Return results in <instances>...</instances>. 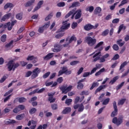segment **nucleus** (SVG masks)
<instances>
[{"instance_id": "1", "label": "nucleus", "mask_w": 129, "mask_h": 129, "mask_svg": "<svg viewBox=\"0 0 129 129\" xmlns=\"http://www.w3.org/2000/svg\"><path fill=\"white\" fill-rule=\"evenodd\" d=\"M113 106L114 111L112 112L111 114V117H113L112 120V122L118 126L123 122V116L120 115L118 118H117V117H115L117 115L118 111L117 106L116 105V102L115 101H113Z\"/></svg>"}, {"instance_id": "2", "label": "nucleus", "mask_w": 129, "mask_h": 129, "mask_svg": "<svg viewBox=\"0 0 129 129\" xmlns=\"http://www.w3.org/2000/svg\"><path fill=\"white\" fill-rule=\"evenodd\" d=\"M103 49V47L102 46L99 48V51L98 52L95 53V52H94L89 55L90 57L94 55L93 56V58H94V59L92 60V62H96L97 61H98V60H100V63H103L104 62H105V59H107V58L109 57V54L106 53L100 57V54H101V51H102Z\"/></svg>"}, {"instance_id": "3", "label": "nucleus", "mask_w": 129, "mask_h": 129, "mask_svg": "<svg viewBox=\"0 0 129 129\" xmlns=\"http://www.w3.org/2000/svg\"><path fill=\"white\" fill-rule=\"evenodd\" d=\"M41 70L39 69L38 68H36L32 72L31 71H28L25 74V77H30L31 75V79H35L39 76Z\"/></svg>"}, {"instance_id": "4", "label": "nucleus", "mask_w": 129, "mask_h": 129, "mask_svg": "<svg viewBox=\"0 0 129 129\" xmlns=\"http://www.w3.org/2000/svg\"><path fill=\"white\" fill-rule=\"evenodd\" d=\"M85 41L88 44L89 47H92L96 44V39L91 37V36H87L85 38Z\"/></svg>"}, {"instance_id": "5", "label": "nucleus", "mask_w": 129, "mask_h": 129, "mask_svg": "<svg viewBox=\"0 0 129 129\" xmlns=\"http://www.w3.org/2000/svg\"><path fill=\"white\" fill-rule=\"evenodd\" d=\"M62 26L60 27V29L58 30L56 33H59V32H64L65 30H68L70 28V23L67 24V21L62 22Z\"/></svg>"}, {"instance_id": "6", "label": "nucleus", "mask_w": 129, "mask_h": 129, "mask_svg": "<svg viewBox=\"0 0 129 129\" xmlns=\"http://www.w3.org/2000/svg\"><path fill=\"white\" fill-rule=\"evenodd\" d=\"M98 27V24H96L95 26L92 25L90 23H88L84 26V29L85 31H90L91 30H95L96 29H97V27Z\"/></svg>"}, {"instance_id": "7", "label": "nucleus", "mask_w": 129, "mask_h": 129, "mask_svg": "<svg viewBox=\"0 0 129 129\" xmlns=\"http://www.w3.org/2000/svg\"><path fill=\"white\" fill-rule=\"evenodd\" d=\"M26 108V107H25V105H19L18 106H17L16 108H15L13 111L14 113H18V112H20L21 110H24Z\"/></svg>"}, {"instance_id": "8", "label": "nucleus", "mask_w": 129, "mask_h": 129, "mask_svg": "<svg viewBox=\"0 0 129 129\" xmlns=\"http://www.w3.org/2000/svg\"><path fill=\"white\" fill-rule=\"evenodd\" d=\"M60 89L61 91H62V93H64V94H66L67 92H69V91H71V90L72 89V86L70 85L67 88L65 86H62L60 88Z\"/></svg>"}, {"instance_id": "9", "label": "nucleus", "mask_w": 129, "mask_h": 129, "mask_svg": "<svg viewBox=\"0 0 129 129\" xmlns=\"http://www.w3.org/2000/svg\"><path fill=\"white\" fill-rule=\"evenodd\" d=\"M49 26H50V22H48L46 24H45L44 26L39 28V29H38L39 33H40V34H42V33H43L44 30H47V29H48V28H49Z\"/></svg>"}, {"instance_id": "10", "label": "nucleus", "mask_w": 129, "mask_h": 129, "mask_svg": "<svg viewBox=\"0 0 129 129\" xmlns=\"http://www.w3.org/2000/svg\"><path fill=\"white\" fill-rule=\"evenodd\" d=\"M18 101L19 103H24L27 101V99L24 97H17L14 100V103H17Z\"/></svg>"}, {"instance_id": "11", "label": "nucleus", "mask_w": 129, "mask_h": 129, "mask_svg": "<svg viewBox=\"0 0 129 129\" xmlns=\"http://www.w3.org/2000/svg\"><path fill=\"white\" fill-rule=\"evenodd\" d=\"M74 13V15L76 14V16H75V20H78L81 18V16H82V11H81V10L79 9L76 12L75 11Z\"/></svg>"}, {"instance_id": "12", "label": "nucleus", "mask_w": 129, "mask_h": 129, "mask_svg": "<svg viewBox=\"0 0 129 129\" xmlns=\"http://www.w3.org/2000/svg\"><path fill=\"white\" fill-rule=\"evenodd\" d=\"M13 63H14V60H10L7 63L8 71H12V70L13 71H14Z\"/></svg>"}, {"instance_id": "13", "label": "nucleus", "mask_w": 129, "mask_h": 129, "mask_svg": "<svg viewBox=\"0 0 129 129\" xmlns=\"http://www.w3.org/2000/svg\"><path fill=\"white\" fill-rule=\"evenodd\" d=\"M48 96H49L48 100L49 101L50 103H53L56 101V98H54V94L48 93Z\"/></svg>"}, {"instance_id": "14", "label": "nucleus", "mask_w": 129, "mask_h": 129, "mask_svg": "<svg viewBox=\"0 0 129 129\" xmlns=\"http://www.w3.org/2000/svg\"><path fill=\"white\" fill-rule=\"evenodd\" d=\"M54 48L52 49V52H58L61 51V48L60 45L55 43L53 46Z\"/></svg>"}, {"instance_id": "15", "label": "nucleus", "mask_w": 129, "mask_h": 129, "mask_svg": "<svg viewBox=\"0 0 129 129\" xmlns=\"http://www.w3.org/2000/svg\"><path fill=\"white\" fill-rule=\"evenodd\" d=\"M68 41L69 44H71V42H73V41L76 42V41H77V38H76V37H75V35H73L72 36H71L70 39L69 37L66 38V42H68Z\"/></svg>"}, {"instance_id": "16", "label": "nucleus", "mask_w": 129, "mask_h": 129, "mask_svg": "<svg viewBox=\"0 0 129 129\" xmlns=\"http://www.w3.org/2000/svg\"><path fill=\"white\" fill-rule=\"evenodd\" d=\"M12 13H8L7 14H5L1 19V22H5L6 20H9L12 17Z\"/></svg>"}, {"instance_id": "17", "label": "nucleus", "mask_w": 129, "mask_h": 129, "mask_svg": "<svg viewBox=\"0 0 129 129\" xmlns=\"http://www.w3.org/2000/svg\"><path fill=\"white\" fill-rule=\"evenodd\" d=\"M51 87H55V86H57L58 85V83H57L56 82H53V81L45 83V86H51Z\"/></svg>"}, {"instance_id": "18", "label": "nucleus", "mask_w": 129, "mask_h": 129, "mask_svg": "<svg viewBox=\"0 0 129 129\" xmlns=\"http://www.w3.org/2000/svg\"><path fill=\"white\" fill-rule=\"evenodd\" d=\"M101 12V8L100 7L96 8V9L94 11V13L95 14V15H98H98L99 17H101V16H102V14H100Z\"/></svg>"}, {"instance_id": "19", "label": "nucleus", "mask_w": 129, "mask_h": 129, "mask_svg": "<svg viewBox=\"0 0 129 129\" xmlns=\"http://www.w3.org/2000/svg\"><path fill=\"white\" fill-rule=\"evenodd\" d=\"M43 4H44L43 1H39L37 4V7H36L34 8L33 12H36V11H38L39 10V9H41V6H42V5H43Z\"/></svg>"}, {"instance_id": "20", "label": "nucleus", "mask_w": 129, "mask_h": 129, "mask_svg": "<svg viewBox=\"0 0 129 129\" xmlns=\"http://www.w3.org/2000/svg\"><path fill=\"white\" fill-rule=\"evenodd\" d=\"M53 53H49L43 57L44 60H50V59H52V57H54Z\"/></svg>"}, {"instance_id": "21", "label": "nucleus", "mask_w": 129, "mask_h": 129, "mask_svg": "<svg viewBox=\"0 0 129 129\" xmlns=\"http://www.w3.org/2000/svg\"><path fill=\"white\" fill-rule=\"evenodd\" d=\"M70 112H71V108L70 107L65 108L62 111V114H68Z\"/></svg>"}, {"instance_id": "22", "label": "nucleus", "mask_w": 129, "mask_h": 129, "mask_svg": "<svg viewBox=\"0 0 129 129\" xmlns=\"http://www.w3.org/2000/svg\"><path fill=\"white\" fill-rule=\"evenodd\" d=\"M106 88V85H101L95 91V94L98 93V92H100L102 89H104V88Z\"/></svg>"}, {"instance_id": "23", "label": "nucleus", "mask_w": 129, "mask_h": 129, "mask_svg": "<svg viewBox=\"0 0 129 129\" xmlns=\"http://www.w3.org/2000/svg\"><path fill=\"white\" fill-rule=\"evenodd\" d=\"M9 8L10 9L14 8V5L12 3H8L4 6V10H7Z\"/></svg>"}, {"instance_id": "24", "label": "nucleus", "mask_w": 129, "mask_h": 129, "mask_svg": "<svg viewBox=\"0 0 129 129\" xmlns=\"http://www.w3.org/2000/svg\"><path fill=\"white\" fill-rule=\"evenodd\" d=\"M5 28H8V31H11L12 29H13V26L11 24V22H8L6 24L4 25Z\"/></svg>"}, {"instance_id": "25", "label": "nucleus", "mask_w": 129, "mask_h": 129, "mask_svg": "<svg viewBox=\"0 0 129 129\" xmlns=\"http://www.w3.org/2000/svg\"><path fill=\"white\" fill-rule=\"evenodd\" d=\"M16 120L8 119L5 122L6 124H14L16 123Z\"/></svg>"}, {"instance_id": "26", "label": "nucleus", "mask_w": 129, "mask_h": 129, "mask_svg": "<svg viewBox=\"0 0 129 129\" xmlns=\"http://www.w3.org/2000/svg\"><path fill=\"white\" fill-rule=\"evenodd\" d=\"M34 3H35V0H31L30 1H28L25 4V7L26 8H28V7H31V6H32Z\"/></svg>"}, {"instance_id": "27", "label": "nucleus", "mask_w": 129, "mask_h": 129, "mask_svg": "<svg viewBox=\"0 0 129 129\" xmlns=\"http://www.w3.org/2000/svg\"><path fill=\"white\" fill-rule=\"evenodd\" d=\"M116 44L118 45L119 47H122V46L125 44V42L124 41L122 42V39H119L117 40Z\"/></svg>"}, {"instance_id": "28", "label": "nucleus", "mask_w": 129, "mask_h": 129, "mask_svg": "<svg viewBox=\"0 0 129 129\" xmlns=\"http://www.w3.org/2000/svg\"><path fill=\"white\" fill-rule=\"evenodd\" d=\"M75 13V9H73L72 11H70L68 14H67L65 17V19H68V18H69L71 16V15H73Z\"/></svg>"}, {"instance_id": "29", "label": "nucleus", "mask_w": 129, "mask_h": 129, "mask_svg": "<svg viewBox=\"0 0 129 129\" xmlns=\"http://www.w3.org/2000/svg\"><path fill=\"white\" fill-rule=\"evenodd\" d=\"M24 117H25V114L22 113L16 116V119H17V120H22Z\"/></svg>"}, {"instance_id": "30", "label": "nucleus", "mask_w": 129, "mask_h": 129, "mask_svg": "<svg viewBox=\"0 0 129 129\" xmlns=\"http://www.w3.org/2000/svg\"><path fill=\"white\" fill-rule=\"evenodd\" d=\"M16 18L17 20H19V21H21L23 19V13H18L16 15Z\"/></svg>"}, {"instance_id": "31", "label": "nucleus", "mask_w": 129, "mask_h": 129, "mask_svg": "<svg viewBox=\"0 0 129 129\" xmlns=\"http://www.w3.org/2000/svg\"><path fill=\"white\" fill-rule=\"evenodd\" d=\"M118 79V77L116 76L114 77L109 82V84H111L112 85L113 84H114V83Z\"/></svg>"}, {"instance_id": "32", "label": "nucleus", "mask_w": 129, "mask_h": 129, "mask_svg": "<svg viewBox=\"0 0 129 129\" xmlns=\"http://www.w3.org/2000/svg\"><path fill=\"white\" fill-rule=\"evenodd\" d=\"M64 33L60 32L55 35V38H56V39H60V38H62V37H63V36H64Z\"/></svg>"}, {"instance_id": "33", "label": "nucleus", "mask_w": 129, "mask_h": 129, "mask_svg": "<svg viewBox=\"0 0 129 129\" xmlns=\"http://www.w3.org/2000/svg\"><path fill=\"white\" fill-rule=\"evenodd\" d=\"M1 42H3V43H5L6 41H7V35L6 34H3L1 37Z\"/></svg>"}, {"instance_id": "34", "label": "nucleus", "mask_w": 129, "mask_h": 129, "mask_svg": "<svg viewBox=\"0 0 129 129\" xmlns=\"http://www.w3.org/2000/svg\"><path fill=\"white\" fill-rule=\"evenodd\" d=\"M83 110H84V105H83V103H81L79 107L78 111L79 112H82Z\"/></svg>"}, {"instance_id": "35", "label": "nucleus", "mask_w": 129, "mask_h": 129, "mask_svg": "<svg viewBox=\"0 0 129 129\" xmlns=\"http://www.w3.org/2000/svg\"><path fill=\"white\" fill-rule=\"evenodd\" d=\"M76 7H80V3L79 2H74L73 3L71 8H76Z\"/></svg>"}, {"instance_id": "36", "label": "nucleus", "mask_w": 129, "mask_h": 129, "mask_svg": "<svg viewBox=\"0 0 129 129\" xmlns=\"http://www.w3.org/2000/svg\"><path fill=\"white\" fill-rule=\"evenodd\" d=\"M86 12H89L90 13H92L94 11V7L93 6H90L88 7L86 9Z\"/></svg>"}, {"instance_id": "37", "label": "nucleus", "mask_w": 129, "mask_h": 129, "mask_svg": "<svg viewBox=\"0 0 129 129\" xmlns=\"http://www.w3.org/2000/svg\"><path fill=\"white\" fill-rule=\"evenodd\" d=\"M110 101V99L109 98H107L105 99L102 103L103 105H107L108 103H109V101Z\"/></svg>"}, {"instance_id": "38", "label": "nucleus", "mask_w": 129, "mask_h": 129, "mask_svg": "<svg viewBox=\"0 0 129 129\" xmlns=\"http://www.w3.org/2000/svg\"><path fill=\"white\" fill-rule=\"evenodd\" d=\"M83 87H84V85L83 84L81 83H79V82H78V85L77 86V88L78 89H83Z\"/></svg>"}, {"instance_id": "39", "label": "nucleus", "mask_w": 129, "mask_h": 129, "mask_svg": "<svg viewBox=\"0 0 129 129\" xmlns=\"http://www.w3.org/2000/svg\"><path fill=\"white\" fill-rule=\"evenodd\" d=\"M51 106L52 110H57L58 109V105L57 104L53 103L51 104Z\"/></svg>"}, {"instance_id": "40", "label": "nucleus", "mask_w": 129, "mask_h": 129, "mask_svg": "<svg viewBox=\"0 0 129 129\" xmlns=\"http://www.w3.org/2000/svg\"><path fill=\"white\" fill-rule=\"evenodd\" d=\"M34 59H37V58L34 56V55H31V56H28L26 60L27 61H32V60H34Z\"/></svg>"}, {"instance_id": "41", "label": "nucleus", "mask_w": 129, "mask_h": 129, "mask_svg": "<svg viewBox=\"0 0 129 129\" xmlns=\"http://www.w3.org/2000/svg\"><path fill=\"white\" fill-rule=\"evenodd\" d=\"M19 66L20 63H19V62H13V71H15V70H16L18 67H19Z\"/></svg>"}, {"instance_id": "42", "label": "nucleus", "mask_w": 129, "mask_h": 129, "mask_svg": "<svg viewBox=\"0 0 129 129\" xmlns=\"http://www.w3.org/2000/svg\"><path fill=\"white\" fill-rule=\"evenodd\" d=\"M63 77H60L58 78L56 80L57 83H59V84H61L63 81Z\"/></svg>"}, {"instance_id": "43", "label": "nucleus", "mask_w": 129, "mask_h": 129, "mask_svg": "<svg viewBox=\"0 0 129 129\" xmlns=\"http://www.w3.org/2000/svg\"><path fill=\"white\" fill-rule=\"evenodd\" d=\"M108 33H109V30L106 29L102 33V36L105 37V36H107V35H108Z\"/></svg>"}, {"instance_id": "44", "label": "nucleus", "mask_w": 129, "mask_h": 129, "mask_svg": "<svg viewBox=\"0 0 129 129\" xmlns=\"http://www.w3.org/2000/svg\"><path fill=\"white\" fill-rule=\"evenodd\" d=\"M127 65V62L124 61L122 64H121L119 70H121L123 68H124V67Z\"/></svg>"}, {"instance_id": "45", "label": "nucleus", "mask_w": 129, "mask_h": 129, "mask_svg": "<svg viewBox=\"0 0 129 129\" xmlns=\"http://www.w3.org/2000/svg\"><path fill=\"white\" fill-rule=\"evenodd\" d=\"M98 83L97 82H94L92 85L91 87L90 88V90H92V89H93V88H94V87H96V86H98Z\"/></svg>"}, {"instance_id": "46", "label": "nucleus", "mask_w": 129, "mask_h": 129, "mask_svg": "<svg viewBox=\"0 0 129 129\" xmlns=\"http://www.w3.org/2000/svg\"><path fill=\"white\" fill-rule=\"evenodd\" d=\"M53 17V13H50L45 18V21H49V20H51L52 17Z\"/></svg>"}, {"instance_id": "47", "label": "nucleus", "mask_w": 129, "mask_h": 129, "mask_svg": "<svg viewBox=\"0 0 129 129\" xmlns=\"http://www.w3.org/2000/svg\"><path fill=\"white\" fill-rule=\"evenodd\" d=\"M112 49L113 50H114V51H118V50H119V47L117 44H114L112 46Z\"/></svg>"}, {"instance_id": "48", "label": "nucleus", "mask_w": 129, "mask_h": 129, "mask_svg": "<svg viewBox=\"0 0 129 129\" xmlns=\"http://www.w3.org/2000/svg\"><path fill=\"white\" fill-rule=\"evenodd\" d=\"M50 74H51V72H48L46 73L45 74H44L42 76L43 79H46V78H48L49 76H50Z\"/></svg>"}, {"instance_id": "49", "label": "nucleus", "mask_w": 129, "mask_h": 129, "mask_svg": "<svg viewBox=\"0 0 129 129\" xmlns=\"http://www.w3.org/2000/svg\"><path fill=\"white\" fill-rule=\"evenodd\" d=\"M37 87H38V85H35L34 86H33L32 87H30L29 88H28V89H26L24 90V91L25 92H27V91H29V90H31V89H33V88H37Z\"/></svg>"}, {"instance_id": "50", "label": "nucleus", "mask_w": 129, "mask_h": 129, "mask_svg": "<svg viewBox=\"0 0 129 129\" xmlns=\"http://www.w3.org/2000/svg\"><path fill=\"white\" fill-rule=\"evenodd\" d=\"M36 111H37V109L36 108H32L29 110V113L30 114H34V113H36Z\"/></svg>"}, {"instance_id": "51", "label": "nucleus", "mask_w": 129, "mask_h": 129, "mask_svg": "<svg viewBox=\"0 0 129 129\" xmlns=\"http://www.w3.org/2000/svg\"><path fill=\"white\" fill-rule=\"evenodd\" d=\"M126 100V99H121L118 102V105H123V104L124 103V102H125Z\"/></svg>"}, {"instance_id": "52", "label": "nucleus", "mask_w": 129, "mask_h": 129, "mask_svg": "<svg viewBox=\"0 0 129 129\" xmlns=\"http://www.w3.org/2000/svg\"><path fill=\"white\" fill-rule=\"evenodd\" d=\"M103 45V41H100L99 42L95 47L94 49H97V48H99L100 46H102Z\"/></svg>"}, {"instance_id": "53", "label": "nucleus", "mask_w": 129, "mask_h": 129, "mask_svg": "<svg viewBox=\"0 0 129 129\" xmlns=\"http://www.w3.org/2000/svg\"><path fill=\"white\" fill-rule=\"evenodd\" d=\"M57 6L58 7V8H62L63 7H65V3L64 2H60L57 3Z\"/></svg>"}, {"instance_id": "54", "label": "nucleus", "mask_w": 129, "mask_h": 129, "mask_svg": "<svg viewBox=\"0 0 129 129\" xmlns=\"http://www.w3.org/2000/svg\"><path fill=\"white\" fill-rule=\"evenodd\" d=\"M123 85H124V82H122L121 84H120L118 86H117V87H116L117 90L120 89V88H121V87H122V86H123Z\"/></svg>"}, {"instance_id": "55", "label": "nucleus", "mask_w": 129, "mask_h": 129, "mask_svg": "<svg viewBox=\"0 0 129 129\" xmlns=\"http://www.w3.org/2000/svg\"><path fill=\"white\" fill-rule=\"evenodd\" d=\"M14 43V40H11L9 43H7L5 47L6 48H10L12 45Z\"/></svg>"}, {"instance_id": "56", "label": "nucleus", "mask_w": 129, "mask_h": 129, "mask_svg": "<svg viewBox=\"0 0 129 129\" xmlns=\"http://www.w3.org/2000/svg\"><path fill=\"white\" fill-rule=\"evenodd\" d=\"M78 26V24L77 23V22H73L72 24V29H75L77 26Z\"/></svg>"}, {"instance_id": "57", "label": "nucleus", "mask_w": 129, "mask_h": 129, "mask_svg": "<svg viewBox=\"0 0 129 129\" xmlns=\"http://www.w3.org/2000/svg\"><path fill=\"white\" fill-rule=\"evenodd\" d=\"M79 63V61L78 60H74L70 62V65L72 66H74L75 65H77V64H78Z\"/></svg>"}, {"instance_id": "58", "label": "nucleus", "mask_w": 129, "mask_h": 129, "mask_svg": "<svg viewBox=\"0 0 129 129\" xmlns=\"http://www.w3.org/2000/svg\"><path fill=\"white\" fill-rule=\"evenodd\" d=\"M37 98H37L36 96L33 97L31 98V99L29 101V102L30 103H31V102H33L36 101V100H37Z\"/></svg>"}, {"instance_id": "59", "label": "nucleus", "mask_w": 129, "mask_h": 129, "mask_svg": "<svg viewBox=\"0 0 129 129\" xmlns=\"http://www.w3.org/2000/svg\"><path fill=\"white\" fill-rule=\"evenodd\" d=\"M119 58V55L118 54H115L111 60H117V59Z\"/></svg>"}, {"instance_id": "60", "label": "nucleus", "mask_w": 129, "mask_h": 129, "mask_svg": "<svg viewBox=\"0 0 129 129\" xmlns=\"http://www.w3.org/2000/svg\"><path fill=\"white\" fill-rule=\"evenodd\" d=\"M119 22V19L118 18H115L113 19L112 21V24H117Z\"/></svg>"}, {"instance_id": "61", "label": "nucleus", "mask_w": 129, "mask_h": 129, "mask_svg": "<svg viewBox=\"0 0 129 129\" xmlns=\"http://www.w3.org/2000/svg\"><path fill=\"white\" fill-rule=\"evenodd\" d=\"M45 91V88H42L40 90L36 91V93H43Z\"/></svg>"}, {"instance_id": "62", "label": "nucleus", "mask_w": 129, "mask_h": 129, "mask_svg": "<svg viewBox=\"0 0 129 129\" xmlns=\"http://www.w3.org/2000/svg\"><path fill=\"white\" fill-rule=\"evenodd\" d=\"M126 3H127V0H122L120 4L119 5V7H121V6H123V5H125V4H126Z\"/></svg>"}, {"instance_id": "63", "label": "nucleus", "mask_w": 129, "mask_h": 129, "mask_svg": "<svg viewBox=\"0 0 129 129\" xmlns=\"http://www.w3.org/2000/svg\"><path fill=\"white\" fill-rule=\"evenodd\" d=\"M8 78L6 76H4L3 78L0 80V83H3V82H5V81Z\"/></svg>"}, {"instance_id": "64", "label": "nucleus", "mask_w": 129, "mask_h": 129, "mask_svg": "<svg viewBox=\"0 0 129 129\" xmlns=\"http://www.w3.org/2000/svg\"><path fill=\"white\" fill-rule=\"evenodd\" d=\"M83 70H84V69L83 68V67H81V68H80V69L79 70L78 72H77L78 75H80V74L82 72H83Z\"/></svg>"}]
</instances>
